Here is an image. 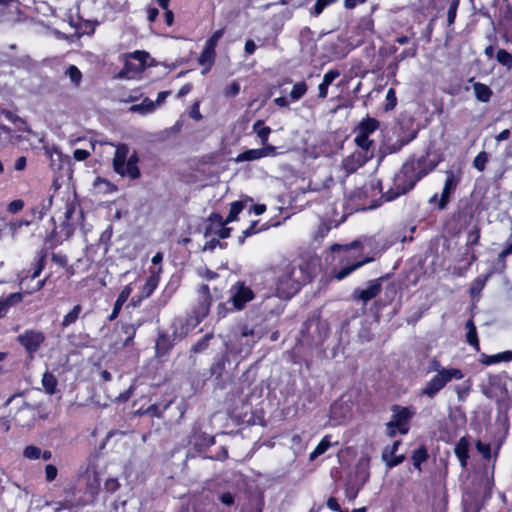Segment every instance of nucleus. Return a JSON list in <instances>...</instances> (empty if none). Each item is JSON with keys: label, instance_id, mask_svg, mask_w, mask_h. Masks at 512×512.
I'll return each instance as SVG.
<instances>
[{"label": "nucleus", "instance_id": "a211bd4d", "mask_svg": "<svg viewBox=\"0 0 512 512\" xmlns=\"http://www.w3.org/2000/svg\"><path fill=\"white\" fill-rule=\"evenodd\" d=\"M374 259H375V256L372 255V256H368V257H366L364 259L358 260L355 263H353L351 265H348V266H345L340 271L336 272L334 277L337 280H342L345 277H347L350 273H352L353 271L358 269L359 267L363 266L366 263H369V262L373 261Z\"/></svg>", "mask_w": 512, "mask_h": 512}, {"label": "nucleus", "instance_id": "09e8293b", "mask_svg": "<svg viewBox=\"0 0 512 512\" xmlns=\"http://www.w3.org/2000/svg\"><path fill=\"white\" fill-rule=\"evenodd\" d=\"M240 91V84L237 81H232L224 89L226 97H235Z\"/></svg>", "mask_w": 512, "mask_h": 512}, {"label": "nucleus", "instance_id": "4c0bfd02", "mask_svg": "<svg viewBox=\"0 0 512 512\" xmlns=\"http://www.w3.org/2000/svg\"><path fill=\"white\" fill-rule=\"evenodd\" d=\"M244 205L240 201H235L231 204L230 212L227 218L225 219L226 222L230 223L234 221L237 217V215L243 210Z\"/></svg>", "mask_w": 512, "mask_h": 512}, {"label": "nucleus", "instance_id": "58836bf2", "mask_svg": "<svg viewBox=\"0 0 512 512\" xmlns=\"http://www.w3.org/2000/svg\"><path fill=\"white\" fill-rule=\"evenodd\" d=\"M66 74L69 76V78L73 84H75V85L80 84L81 79H82V73L76 66L70 65L67 68Z\"/></svg>", "mask_w": 512, "mask_h": 512}, {"label": "nucleus", "instance_id": "9d476101", "mask_svg": "<svg viewBox=\"0 0 512 512\" xmlns=\"http://www.w3.org/2000/svg\"><path fill=\"white\" fill-rule=\"evenodd\" d=\"M228 222L219 214H212L206 227L205 236L214 240L215 237L225 239L230 236V228L226 227Z\"/></svg>", "mask_w": 512, "mask_h": 512}, {"label": "nucleus", "instance_id": "423d86ee", "mask_svg": "<svg viewBox=\"0 0 512 512\" xmlns=\"http://www.w3.org/2000/svg\"><path fill=\"white\" fill-rule=\"evenodd\" d=\"M255 294L250 286L243 281H238L229 290V302L237 311L243 310L247 303L251 302Z\"/></svg>", "mask_w": 512, "mask_h": 512}, {"label": "nucleus", "instance_id": "680f3d73", "mask_svg": "<svg viewBox=\"0 0 512 512\" xmlns=\"http://www.w3.org/2000/svg\"><path fill=\"white\" fill-rule=\"evenodd\" d=\"M73 155L77 161H83L89 157L90 153L84 149H76Z\"/></svg>", "mask_w": 512, "mask_h": 512}, {"label": "nucleus", "instance_id": "603ef678", "mask_svg": "<svg viewBox=\"0 0 512 512\" xmlns=\"http://www.w3.org/2000/svg\"><path fill=\"white\" fill-rule=\"evenodd\" d=\"M189 116L196 120V121H200L203 117H202V114L200 112V101L197 100L193 103V105L191 106V109L189 111Z\"/></svg>", "mask_w": 512, "mask_h": 512}, {"label": "nucleus", "instance_id": "0e129e2a", "mask_svg": "<svg viewBox=\"0 0 512 512\" xmlns=\"http://www.w3.org/2000/svg\"><path fill=\"white\" fill-rule=\"evenodd\" d=\"M327 507L329 509H331L332 511L342 512L340 510V505H339L338 501L334 497H330L327 500Z\"/></svg>", "mask_w": 512, "mask_h": 512}, {"label": "nucleus", "instance_id": "a18cd8bd", "mask_svg": "<svg viewBox=\"0 0 512 512\" xmlns=\"http://www.w3.org/2000/svg\"><path fill=\"white\" fill-rule=\"evenodd\" d=\"M386 105H385V109L388 111V110H392L396 104H397V98H396V92L393 88H390L388 91H387V94H386Z\"/></svg>", "mask_w": 512, "mask_h": 512}, {"label": "nucleus", "instance_id": "1a4fd4ad", "mask_svg": "<svg viewBox=\"0 0 512 512\" xmlns=\"http://www.w3.org/2000/svg\"><path fill=\"white\" fill-rule=\"evenodd\" d=\"M45 339V334L42 331L36 329H27L17 337V341L30 355L34 354L40 349Z\"/></svg>", "mask_w": 512, "mask_h": 512}, {"label": "nucleus", "instance_id": "f3484780", "mask_svg": "<svg viewBox=\"0 0 512 512\" xmlns=\"http://www.w3.org/2000/svg\"><path fill=\"white\" fill-rule=\"evenodd\" d=\"M340 76V72L338 70H329L323 76L322 82L318 86L320 98H326L328 94V87L332 84V82Z\"/></svg>", "mask_w": 512, "mask_h": 512}, {"label": "nucleus", "instance_id": "69168bd1", "mask_svg": "<svg viewBox=\"0 0 512 512\" xmlns=\"http://www.w3.org/2000/svg\"><path fill=\"white\" fill-rule=\"evenodd\" d=\"M159 14V11L157 8L149 7L147 9V18L149 22H154Z\"/></svg>", "mask_w": 512, "mask_h": 512}, {"label": "nucleus", "instance_id": "a878e982", "mask_svg": "<svg viewBox=\"0 0 512 512\" xmlns=\"http://www.w3.org/2000/svg\"><path fill=\"white\" fill-rule=\"evenodd\" d=\"M131 58H128L126 56L125 64L123 69L118 73L117 77L120 79H131L136 74H139L141 71H137L138 65H134L132 62H130Z\"/></svg>", "mask_w": 512, "mask_h": 512}, {"label": "nucleus", "instance_id": "f257e3e1", "mask_svg": "<svg viewBox=\"0 0 512 512\" xmlns=\"http://www.w3.org/2000/svg\"><path fill=\"white\" fill-rule=\"evenodd\" d=\"M438 162L423 157L417 163H406L393 179V187L385 193L386 201H392L395 198L411 190L416 182L433 171Z\"/></svg>", "mask_w": 512, "mask_h": 512}, {"label": "nucleus", "instance_id": "b1692460", "mask_svg": "<svg viewBox=\"0 0 512 512\" xmlns=\"http://www.w3.org/2000/svg\"><path fill=\"white\" fill-rule=\"evenodd\" d=\"M381 192L382 188L380 187V181L377 179H371L369 184H366L361 188L360 193L363 194L365 198H368L370 196L376 197L381 194Z\"/></svg>", "mask_w": 512, "mask_h": 512}, {"label": "nucleus", "instance_id": "c756f323", "mask_svg": "<svg viewBox=\"0 0 512 512\" xmlns=\"http://www.w3.org/2000/svg\"><path fill=\"white\" fill-rule=\"evenodd\" d=\"M365 160L361 154H353L344 160L343 166L348 172L354 171L357 167L362 166Z\"/></svg>", "mask_w": 512, "mask_h": 512}, {"label": "nucleus", "instance_id": "2eb2a0df", "mask_svg": "<svg viewBox=\"0 0 512 512\" xmlns=\"http://www.w3.org/2000/svg\"><path fill=\"white\" fill-rule=\"evenodd\" d=\"M23 300V293L16 292L5 298H0V319L3 318L9 309Z\"/></svg>", "mask_w": 512, "mask_h": 512}, {"label": "nucleus", "instance_id": "aec40b11", "mask_svg": "<svg viewBox=\"0 0 512 512\" xmlns=\"http://www.w3.org/2000/svg\"><path fill=\"white\" fill-rule=\"evenodd\" d=\"M157 108V103L150 100L149 98H144L140 104L132 105L130 107V111L133 113H139L141 115H147L153 113Z\"/></svg>", "mask_w": 512, "mask_h": 512}, {"label": "nucleus", "instance_id": "f704fd0d", "mask_svg": "<svg viewBox=\"0 0 512 512\" xmlns=\"http://www.w3.org/2000/svg\"><path fill=\"white\" fill-rule=\"evenodd\" d=\"M81 310L82 308L80 305H75L73 309L63 317L62 326L68 327L69 325L74 323L78 319Z\"/></svg>", "mask_w": 512, "mask_h": 512}, {"label": "nucleus", "instance_id": "f03ea898", "mask_svg": "<svg viewBox=\"0 0 512 512\" xmlns=\"http://www.w3.org/2000/svg\"><path fill=\"white\" fill-rule=\"evenodd\" d=\"M301 274V270L292 265H287L278 271L274 295L281 299H290L300 289L302 281L299 275Z\"/></svg>", "mask_w": 512, "mask_h": 512}, {"label": "nucleus", "instance_id": "c03bdc74", "mask_svg": "<svg viewBox=\"0 0 512 512\" xmlns=\"http://www.w3.org/2000/svg\"><path fill=\"white\" fill-rule=\"evenodd\" d=\"M45 155L51 160V165L55 161V157L60 160L62 157L61 152L55 146H44Z\"/></svg>", "mask_w": 512, "mask_h": 512}, {"label": "nucleus", "instance_id": "6ab92c4d", "mask_svg": "<svg viewBox=\"0 0 512 512\" xmlns=\"http://www.w3.org/2000/svg\"><path fill=\"white\" fill-rule=\"evenodd\" d=\"M381 291V285L376 282L372 281L368 284V286L365 289H362L358 293V297L360 300L363 301V303H367L369 300L376 297Z\"/></svg>", "mask_w": 512, "mask_h": 512}, {"label": "nucleus", "instance_id": "c9c22d12", "mask_svg": "<svg viewBox=\"0 0 512 512\" xmlns=\"http://www.w3.org/2000/svg\"><path fill=\"white\" fill-rule=\"evenodd\" d=\"M42 450L34 445H28L23 450V457L28 460H37L41 458Z\"/></svg>", "mask_w": 512, "mask_h": 512}, {"label": "nucleus", "instance_id": "72a5a7b5", "mask_svg": "<svg viewBox=\"0 0 512 512\" xmlns=\"http://www.w3.org/2000/svg\"><path fill=\"white\" fill-rule=\"evenodd\" d=\"M42 384L47 393L53 394L57 386V380L51 373H44L42 377Z\"/></svg>", "mask_w": 512, "mask_h": 512}, {"label": "nucleus", "instance_id": "774afa93", "mask_svg": "<svg viewBox=\"0 0 512 512\" xmlns=\"http://www.w3.org/2000/svg\"><path fill=\"white\" fill-rule=\"evenodd\" d=\"M266 206L263 204L250 205L249 211H253L256 215H261L265 212Z\"/></svg>", "mask_w": 512, "mask_h": 512}, {"label": "nucleus", "instance_id": "5701e85b", "mask_svg": "<svg viewBox=\"0 0 512 512\" xmlns=\"http://www.w3.org/2000/svg\"><path fill=\"white\" fill-rule=\"evenodd\" d=\"M473 90L475 97L481 102H488L492 96V90L483 83H474Z\"/></svg>", "mask_w": 512, "mask_h": 512}, {"label": "nucleus", "instance_id": "864d4df0", "mask_svg": "<svg viewBox=\"0 0 512 512\" xmlns=\"http://www.w3.org/2000/svg\"><path fill=\"white\" fill-rule=\"evenodd\" d=\"M458 4H459V0H453L450 4V7H449L448 13H447V20H448L449 25H451L456 18Z\"/></svg>", "mask_w": 512, "mask_h": 512}, {"label": "nucleus", "instance_id": "39448f33", "mask_svg": "<svg viewBox=\"0 0 512 512\" xmlns=\"http://www.w3.org/2000/svg\"><path fill=\"white\" fill-rule=\"evenodd\" d=\"M392 411V419L387 424V434L390 437L397 433L406 434L409 430V420L413 416V412L407 407L399 406H395Z\"/></svg>", "mask_w": 512, "mask_h": 512}, {"label": "nucleus", "instance_id": "6e6552de", "mask_svg": "<svg viewBox=\"0 0 512 512\" xmlns=\"http://www.w3.org/2000/svg\"><path fill=\"white\" fill-rule=\"evenodd\" d=\"M257 339H254V333L251 329L244 327L241 335L237 340V344L226 343V351L228 354H238L246 356L250 353Z\"/></svg>", "mask_w": 512, "mask_h": 512}, {"label": "nucleus", "instance_id": "bb28decb", "mask_svg": "<svg viewBox=\"0 0 512 512\" xmlns=\"http://www.w3.org/2000/svg\"><path fill=\"white\" fill-rule=\"evenodd\" d=\"M261 159V153L259 148L249 149L237 155L235 162H248Z\"/></svg>", "mask_w": 512, "mask_h": 512}, {"label": "nucleus", "instance_id": "338daca9", "mask_svg": "<svg viewBox=\"0 0 512 512\" xmlns=\"http://www.w3.org/2000/svg\"><path fill=\"white\" fill-rule=\"evenodd\" d=\"M510 254H512V243H509L504 247L499 254V260L504 261V259Z\"/></svg>", "mask_w": 512, "mask_h": 512}, {"label": "nucleus", "instance_id": "e433bc0d", "mask_svg": "<svg viewBox=\"0 0 512 512\" xmlns=\"http://www.w3.org/2000/svg\"><path fill=\"white\" fill-rule=\"evenodd\" d=\"M488 162V155L486 152L482 151L477 154V156L473 160V166L478 171L482 172L485 170L486 164Z\"/></svg>", "mask_w": 512, "mask_h": 512}, {"label": "nucleus", "instance_id": "cd10ccee", "mask_svg": "<svg viewBox=\"0 0 512 512\" xmlns=\"http://www.w3.org/2000/svg\"><path fill=\"white\" fill-rule=\"evenodd\" d=\"M466 329H467V335H466L467 342L471 346H473L476 350H479V341H478V337H477V331H476V327L472 320L467 321Z\"/></svg>", "mask_w": 512, "mask_h": 512}, {"label": "nucleus", "instance_id": "ea45409f", "mask_svg": "<svg viewBox=\"0 0 512 512\" xmlns=\"http://www.w3.org/2000/svg\"><path fill=\"white\" fill-rule=\"evenodd\" d=\"M497 60L499 63H501L503 66H506L507 68L512 67V54H510L506 50L500 49L497 52Z\"/></svg>", "mask_w": 512, "mask_h": 512}, {"label": "nucleus", "instance_id": "e2e57ef3", "mask_svg": "<svg viewBox=\"0 0 512 512\" xmlns=\"http://www.w3.org/2000/svg\"><path fill=\"white\" fill-rule=\"evenodd\" d=\"M43 268H44V258L41 257L38 260L37 266H36L34 272L31 275V279L37 278L40 275V273L42 272Z\"/></svg>", "mask_w": 512, "mask_h": 512}, {"label": "nucleus", "instance_id": "9b49d317", "mask_svg": "<svg viewBox=\"0 0 512 512\" xmlns=\"http://www.w3.org/2000/svg\"><path fill=\"white\" fill-rule=\"evenodd\" d=\"M446 178L444 181V186L442 189L441 197L438 202V208L440 210L444 209L448 202L450 201L451 196L455 192L459 182H460V174L455 173L452 170H448L445 173Z\"/></svg>", "mask_w": 512, "mask_h": 512}, {"label": "nucleus", "instance_id": "5fc2aeb1", "mask_svg": "<svg viewBox=\"0 0 512 512\" xmlns=\"http://www.w3.org/2000/svg\"><path fill=\"white\" fill-rule=\"evenodd\" d=\"M57 468L52 465V464H48L46 465L45 467V479L48 481V482H52L56 479L57 477Z\"/></svg>", "mask_w": 512, "mask_h": 512}, {"label": "nucleus", "instance_id": "052dcab7", "mask_svg": "<svg viewBox=\"0 0 512 512\" xmlns=\"http://www.w3.org/2000/svg\"><path fill=\"white\" fill-rule=\"evenodd\" d=\"M416 54H417V47L413 46L411 48L404 50L401 54H399L398 58L401 61L407 57H415Z\"/></svg>", "mask_w": 512, "mask_h": 512}, {"label": "nucleus", "instance_id": "7c9ffc66", "mask_svg": "<svg viewBox=\"0 0 512 512\" xmlns=\"http://www.w3.org/2000/svg\"><path fill=\"white\" fill-rule=\"evenodd\" d=\"M94 188L99 193H112L116 191V186L100 177L95 179Z\"/></svg>", "mask_w": 512, "mask_h": 512}, {"label": "nucleus", "instance_id": "a19ab883", "mask_svg": "<svg viewBox=\"0 0 512 512\" xmlns=\"http://www.w3.org/2000/svg\"><path fill=\"white\" fill-rule=\"evenodd\" d=\"M470 389H471L470 381H465L462 385L456 386L455 392L457 394L458 399L461 401L464 400L468 396Z\"/></svg>", "mask_w": 512, "mask_h": 512}, {"label": "nucleus", "instance_id": "79ce46f5", "mask_svg": "<svg viewBox=\"0 0 512 512\" xmlns=\"http://www.w3.org/2000/svg\"><path fill=\"white\" fill-rule=\"evenodd\" d=\"M427 458V453L425 451V449L423 448H420L418 450H416L413 455H412V461H413V465L416 467V468H420V465L422 462H424Z\"/></svg>", "mask_w": 512, "mask_h": 512}, {"label": "nucleus", "instance_id": "13d9d810", "mask_svg": "<svg viewBox=\"0 0 512 512\" xmlns=\"http://www.w3.org/2000/svg\"><path fill=\"white\" fill-rule=\"evenodd\" d=\"M24 207V202L22 200H13L8 205V211L10 213H17Z\"/></svg>", "mask_w": 512, "mask_h": 512}, {"label": "nucleus", "instance_id": "37998d69", "mask_svg": "<svg viewBox=\"0 0 512 512\" xmlns=\"http://www.w3.org/2000/svg\"><path fill=\"white\" fill-rule=\"evenodd\" d=\"M213 335L212 334H207L205 335L200 341H198L193 347H192V351L193 352H202L204 351L207 346H208V343L209 341L212 339Z\"/></svg>", "mask_w": 512, "mask_h": 512}, {"label": "nucleus", "instance_id": "4468645a", "mask_svg": "<svg viewBox=\"0 0 512 512\" xmlns=\"http://www.w3.org/2000/svg\"><path fill=\"white\" fill-rule=\"evenodd\" d=\"M400 442L395 441L391 446L384 449L382 459L389 468L395 467L403 462L404 455H396Z\"/></svg>", "mask_w": 512, "mask_h": 512}, {"label": "nucleus", "instance_id": "4be33fe9", "mask_svg": "<svg viewBox=\"0 0 512 512\" xmlns=\"http://www.w3.org/2000/svg\"><path fill=\"white\" fill-rule=\"evenodd\" d=\"M216 52L203 49L202 53L200 54L198 58V63L201 66H204L205 69L202 71V74H206L212 67L214 61H215Z\"/></svg>", "mask_w": 512, "mask_h": 512}, {"label": "nucleus", "instance_id": "ddd939ff", "mask_svg": "<svg viewBox=\"0 0 512 512\" xmlns=\"http://www.w3.org/2000/svg\"><path fill=\"white\" fill-rule=\"evenodd\" d=\"M199 292L202 295V301L195 311V320L192 324L193 326L198 325L208 315L210 310V295L208 286H201Z\"/></svg>", "mask_w": 512, "mask_h": 512}, {"label": "nucleus", "instance_id": "0eeeda50", "mask_svg": "<svg viewBox=\"0 0 512 512\" xmlns=\"http://www.w3.org/2000/svg\"><path fill=\"white\" fill-rule=\"evenodd\" d=\"M379 127V122L374 119L367 117L362 119L360 123L355 128V143L358 147L367 151L371 146V141L369 140L370 134L375 132Z\"/></svg>", "mask_w": 512, "mask_h": 512}, {"label": "nucleus", "instance_id": "6e6d98bb", "mask_svg": "<svg viewBox=\"0 0 512 512\" xmlns=\"http://www.w3.org/2000/svg\"><path fill=\"white\" fill-rule=\"evenodd\" d=\"M476 448L478 450L479 453L482 454V456L485 458V459H489L490 456H491V448H490V445L489 444H486V443H483L481 441H478L476 443Z\"/></svg>", "mask_w": 512, "mask_h": 512}, {"label": "nucleus", "instance_id": "c85d7f7f", "mask_svg": "<svg viewBox=\"0 0 512 512\" xmlns=\"http://www.w3.org/2000/svg\"><path fill=\"white\" fill-rule=\"evenodd\" d=\"M128 58L134 59L139 62L137 71H143L147 66V60L150 58V55L146 51H134L127 55Z\"/></svg>", "mask_w": 512, "mask_h": 512}, {"label": "nucleus", "instance_id": "3c124183", "mask_svg": "<svg viewBox=\"0 0 512 512\" xmlns=\"http://www.w3.org/2000/svg\"><path fill=\"white\" fill-rule=\"evenodd\" d=\"M488 277H489V274L486 275L484 279L478 278L473 282L471 289H470V292L472 295H477L480 293V291L483 289Z\"/></svg>", "mask_w": 512, "mask_h": 512}, {"label": "nucleus", "instance_id": "20e7f679", "mask_svg": "<svg viewBox=\"0 0 512 512\" xmlns=\"http://www.w3.org/2000/svg\"><path fill=\"white\" fill-rule=\"evenodd\" d=\"M464 373L454 367H446L438 374H435L421 389L420 395L430 399L434 398L452 380H461Z\"/></svg>", "mask_w": 512, "mask_h": 512}, {"label": "nucleus", "instance_id": "7ed1b4c3", "mask_svg": "<svg viewBox=\"0 0 512 512\" xmlns=\"http://www.w3.org/2000/svg\"><path fill=\"white\" fill-rule=\"evenodd\" d=\"M137 163V155L135 153L129 155V149L126 145L116 147L113 157V168L117 174L130 179H137L140 176Z\"/></svg>", "mask_w": 512, "mask_h": 512}, {"label": "nucleus", "instance_id": "2f4dec72", "mask_svg": "<svg viewBox=\"0 0 512 512\" xmlns=\"http://www.w3.org/2000/svg\"><path fill=\"white\" fill-rule=\"evenodd\" d=\"M331 446V442L328 436L322 438L316 448L310 453L309 459L311 461L315 460L318 456L324 454L328 448Z\"/></svg>", "mask_w": 512, "mask_h": 512}, {"label": "nucleus", "instance_id": "393cba45", "mask_svg": "<svg viewBox=\"0 0 512 512\" xmlns=\"http://www.w3.org/2000/svg\"><path fill=\"white\" fill-rule=\"evenodd\" d=\"M253 131L257 134L261 143L265 145L268 141L269 135L271 133V129L268 126H265L262 120H257L253 124Z\"/></svg>", "mask_w": 512, "mask_h": 512}, {"label": "nucleus", "instance_id": "4d7b16f0", "mask_svg": "<svg viewBox=\"0 0 512 512\" xmlns=\"http://www.w3.org/2000/svg\"><path fill=\"white\" fill-rule=\"evenodd\" d=\"M501 361H503L502 353H498V354H495V355L486 356L482 360V363L485 364V365H492V364H495V363H498V362H501Z\"/></svg>", "mask_w": 512, "mask_h": 512}, {"label": "nucleus", "instance_id": "dca6fc26", "mask_svg": "<svg viewBox=\"0 0 512 512\" xmlns=\"http://www.w3.org/2000/svg\"><path fill=\"white\" fill-rule=\"evenodd\" d=\"M468 451L469 441L467 440L466 437L460 438V440L457 442L455 446L454 452L463 468H465L467 465V460L469 457Z\"/></svg>", "mask_w": 512, "mask_h": 512}, {"label": "nucleus", "instance_id": "473e14b6", "mask_svg": "<svg viewBox=\"0 0 512 512\" xmlns=\"http://www.w3.org/2000/svg\"><path fill=\"white\" fill-rule=\"evenodd\" d=\"M306 92H307V85L305 82L296 83L293 86V88L289 94L290 101L291 102L298 101L300 98H302L305 95Z\"/></svg>", "mask_w": 512, "mask_h": 512}, {"label": "nucleus", "instance_id": "8fccbe9b", "mask_svg": "<svg viewBox=\"0 0 512 512\" xmlns=\"http://www.w3.org/2000/svg\"><path fill=\"white\" fill-rule=\"evenodd\" d=\"M133 283H130L126 286L123 287V289L121 290V292L119 293L118 297H117V301H119V303H122L124 304L128 298L130 297L132 291H133Z\"/></svg>", "mask_w": 512, "mask_h": 512}, {"label": "nucleus", "instance_id": "412c9836", "mask_svg": "<svg viewBox=\"0 0 512 512\" xmlns=\"http://www.w3.org/2000/svg\"><path fill=\"white\" fill-rule=\"evenodd\" d=\"M369 465H370V457L368 455H362L356 466L357 476L360 478L362 484H364L369 479Z\"/></svg>", "mask_w": 512, "mask_h": 512}, {"label": "nucleus", "instance_id": "bf43d9fd", "mask_svg": "<svg viewBox=\"0 0 512 512\" xmlns=\"http://www.w3.org/2000/svg\"><path fill=\"white\" fill-rule=\"evenodd\" d=\"M445 368L446 367H443L437 359H432L428 365V371L435 372L436 374H438L439 372H441V370H444Z\"/></svg>", "mask_w": 512, "mask_h": 512}, {"label": "nucleus", "instance_id": "f8f14e48", "mask_svg": "<svg viewBox=\"0 0 512 512\" xmlns=\"http://www.w3.org/2000/svg\"><path fill=\"white\" fill-rule=\"evenodd\" d=\"M161 272V267L157 269V271H152L150 277L146 280L145 284L141 288V291L134 295L131 298V305L137 307L141 304V302L151 296L159 283V274Z\"/></svg>", "mask_w": 512, "mask_h": 512}, {"label": "nucleus", "instance_id": "de8ad7c7", "mask_svg": "<svg viewBox=\"0 0 512 512\" xmlns=\"http://www.w3.org/2000/svg\"><path fill=\"white\" fill-rule=\"evenodd\" d=\"M334 2H336V0H317L313 7V13L316 16L320 15L326 7Z\"/></svg>", "mask_w": 512, "mask_h": 512}, {"label": "nucleus", "instance_id": "49530a36", "mask_svg": "<svg viewBox=\"0 0 512 512\" xmlns=\"http://www.w3.org/2000/svg\"><path fill=\"white\" fill-rule=\"evenodd\" d=\"M261 153V159L266 157H275L278 155L277 148L270 144L263 145L262 148H259Z\"/></svg>", "mask_w": 512, "mask_h": 512}]
</instances>
